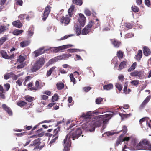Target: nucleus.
I'll use <instances>...</instances> for the list:
<instances>
[{
  "mask_svg": "<svg viewBox=\"0 0 151 151\" xmlns=\"http://www.w3.org/2000/svg\"><path fill=\"white\" fill-rule=\"evenodd\" d=\"M12 24L16 27L20 28L22 26L21 23L19 20L14 21L12 23Z\"/></svg>",
  "mask_w": 151,
  "mask_h": 151,
  "instance_id": "nucleus-17",
  "label": "nucleus"
},
{
  "mask_svg": "<svg viewBox=\"0 0 151 151\" xmlns=\"http://www.w3.org/2000/svg\"><path fill=\"white\" fill-rule=\"evenodd\" d=\"M70 18L68 15H66L65 17H63L60 19V22L62 23H64L66 24H68L69 23Z\"/></svg>",
  "mask_w": 151,
  "mask_h": 151,
  "instance_id": "nucleus-13",
  "label": "nucleus"
},
{
  "mask_svg": "<svg viewBox=\"0 0 151 151\" xmlns=\"http://www.w3.org/2000/svg\"><path fill=\"white\" fill-rule=\"evenodd\" d=\"M74 10V7L71 6L68 10V14L70 17H71L73 15V12Z\"/></svg>",
  "mask_w": 151,
  "mask_h": 151,
  "instance_id": "nucleus-26",
  "label": "nucleus"
},
{
  "mask_svg": "<svg viewBox=\"0 0 151 151\" xmlns=\"http://www.w3.org/2000/svg\"><path fill=\"white\" fill-rule=\"evenodd\" d=\"M58 61L57 59H56V57L50 59L47 63V64L49 65L53 63H54Z\"/></svg>",
  "mask_w": 151,
  "mask_h": 151,
  "instance_id": "nucleus-44",
  "label": "nucleus"
},
{
  "mask_svg": "<svg viewBox=\"0 0 151 151\" xmlns=\"http://www.w3.org/2000/svg\"><path fill=\"white\" fill-rule=\"evenodd\" d=\"M130 75L133 77H138V78H141L143 76V73L141 71L135 70L130 73Z\"/></svg>",
  "mask_w": 151,
  "mask_h": 151,
  "instance_id": "nucleus-10",
  "label": "nucleus"
},
{
  "mask_svg": "<svg viewBox=\"0 0 151 151\" xmlns=\"http://www.w3.org/2000/svg\"><path fill=\"white\" fill-rule=\"evenodd\" d=\"M58 99V96L57 94L54 95L52 98V101L53 102L56 101Z\"/></svg>",
  "mask_w": 151,
  "mask_h": 151,
  "instance_id": "nucleus-50",
  "label": "nucleus"
},
{
  "mask_svg": "<svg viewBox=\"0 0 151 151\" xmlns=\"http://www.w3.org/2000/svg\"><path fill=\"white\" fill-rule=\"evenodd\" d=\"M31 79V77L30 76H27L25 77V81L24 84V86H26V83L29 81Z\"/></svg>",
  "mask_w": 151,
  "mask_h": 151,
  "instance_id": "nucleus-60",
  "label": "nucleus"
},
{
  "mask_svg": "<svg viewBox=\"0 0 151 151\" xmlns=\"http://www.w3.org/2000/svg\"><path fill=\"white\" fill-rule=\"evenodd\" d=\"M142 50H139L138 51V53L136 55L135 58L138 60H140L142 57Z\"/></svg>",
  "mask_w": 151,
  "mask_h": 151,
  "instance_id": "nucleus-29",
  "label": "nucleus"
},
{
  "mask_svg": "<svg viewBox=\"0 0 151 151\" xmlns=\"http://www.w3.org/2000/svg\"><path fill=\"white\" fill-rule=\"evenodd\" d=\"M143 49V53L145 56H147L150 54V51L148 47H145Z\"/></svg>",
  "mask_w": 151,
  "mask_h": 151,
  "instance_id": "nucleus-20",
  "label": "nucleus"
},
{
  "mask_svg": "<svg viewBox=\"0 0 151 151\" xmlns=\"http://www.w3.org/2000/svg\"><path fill=\"white\" fill-rule=\"evenodd\" d=\"M73 3L79 6L81 5L82 4L81 0H73Z\"/></svg>",
  "mask_w": 151,
  "mask_h": 151,
  "instance_id": "nucleus-41",
  "label": "nucleus"
},
{
  "mask_svg": "<svg viewBox=\"0 0 151 151\" xmlns=\"http://www.w3.org/2000/svg\"><path fill=\"white\" fill-rule=\"evenodd\" d=\"M1 53L3 58L6 59H7L8 58V55H7L6 52L5 51H1Z\"/></svg>",
  "mask_w": 151,
  "mask_h": 151,
  "instance_id": "nucleus-35",
  "label": "nucleus"
},
{
  "mask_svg": "<svg viewBox=\"0 0 151 151\" xmlns=\"http://www.w3.org/2000/svg\"><path fill=\"white\" fill-rule=\"evenodd\" d=\"M137 65L136 62H134L131 65V67L128 69V72H131L132 71L134 70L135 68Z\"/></svg>",
  "mask_w": 151,
  "mask_h": 151,
  "instance_id": "nucleus-31",
  "label": "nucleus"
},
{
  "mask_svg": "<svg viewBox=\"0 0 151 151\" xmlns=\"http://www.w3.org/2000/svg\"><path fill=\"white\" fill-rule=\"evenodd\" d=\"M7 39V37H3L0 39V44L2 45Z\"/></svg>",
  "mask_w": 151,
  "mask_h": 151,
  "instance_id": "nucleus-43",
  "label": "nucleus"
},
{
  "mask_svg": "<svg viewBox=\"0 0 151 151\" xmlns=\"http://www.w3.org/2000/svg\"><path fill=\"white\" fill-rule=\"evenodd\" d=\"M139 81L138 80H134L131 81L130 83L132 86L137 85L139 83Z\"/></svg>",
  "mask_w": 151,
  "mask_h": 151,
  "instance_id": "nucleus-48",
  "label": "nucleus"
},
{
  "mask_svg": "<svg viewBox=\"0 0 151 151\" xmlns=\"http://www.w3.org/2000/svg\"><path fill=\"white\" fill-rule=\"evenodd\" d=\"M47 50L45 49L44 47L40 48L34 52V53L35 54V56L37 57L39 55L44 53L45 51Z\"/></svg>",
  "mask_w": 151,
  "mask_h": 151,
  "instance_id": "nucleus-11",
  "label": "nucleus"
},
{
  "mask_svg": "<svg viewBox=\"0 0 151 151\" xmlns=\"http://www.w3.org/2000/svg\"><path fill=\"white\" fill-rule=\"evenodd\" d=\"M84 13L87 16H89L91 14V11L87 8H86L84 10Z\"/></svg>",
  "mask_w": 151,
  "mask_h": 151,
  "instance_id": "nucleus-49",
  "label": "nucleus"
},
{
  "mask_svg": "<svg viewBox=\"0 0 151 151\" xmlns=\"http://www.w3.org/2000/svg\"><path fill=\"white\" fill-rule=\"evenodd\" d=\"M54 134L53 137V139L50 141V143L52 144L54 142L58 139V131L56 129H55L54 130Z\"/></svg>",
  "mask_w": 151,
  "mask_h": 151,
  "instance_id": "nucleus-15",
  "label": "nucleus"
},
{
  "mask_svg": "<svg viewBox=\"0 0 151 151\" xmlns=\"http://www.w3.org/2000/svg\"><path fill=\"white\" fill-rule=\"evenodd\" d=\"M116 88L118 89L119 91H121L122 88V84L119 83H117L115 84Z\"/></svg>",
  "mask_w": 151,
  "mask_h": 151,
  "instance_id": "nucleus-45",
  "label": "nucleus"
},
{
  "mask_svg": "<svg viewBox=\"0 0 151 151\" xmlns=\"http://www.w3.org/2000/svg\"><path fill=\"white\" fill-rule=\"evenodd\" d=\"M151 98V96H147L146 98L145 99L143 102L141 104V106L142 107L144 106L149 101Z\"/></svg>",
  "mask_w": 151,
  "mask_h": 151,
  "instance_id": "nucleus-28",
  "label": "nucleus"
},
{
  "mask_svg": "<svg viewBox=\"0 0 151 151\" xmlns=\"http://www.w3.org/2000/svg\"><path fill=\"white\" fill-rule=\"evenodd\" d=\"M113 85L111 83H109L107 85H104L103 88L106 90H109L113 88Z\"/></svg>",
  "mask_w": 151,
  "mask_h": 151,
  "instance_id": "nucleus-25",
  "label": "nucleus"
},
{
  "mask_svg": "<svg viewBox=\"0 0 151 151\" xmlns=\"http://www.w3.org/2000/svg\"><path fill=\"white\" fill-rule=\"evenodd\" d=\"M132 9L133 12H137L139 11V9L135 6H132Z\"/></svg>",
  "mask_w": 151,
  "mask_h": 151,
  "instance_id": "nucleus-55",
  "label": "nucleus"
},
{
  "mask_svg": "<svg viewBox=\"0 0 151 151\" xmlns=\"http://www.w3.org/2000/svg\"><path fill=\"white\" fill-rule=\"evenodd\" d=\"M72 97L70 96L68 98V101L69 103V104H68V106L70 107V106L73 104V103L72 102Z\"/></svg>",
  "mask_w": 151,
  "mask_h": 151,
  "instance_id": "nucleus-40",
  "label": "nucleus"
},
{
  "mask_svg": "<svg viewBox=\"0 0 151 151\" xmlns=\"http://www.w3.org/2000/svg\"><path fill=\"white\" fill-rule=\"evenodd\" d=\"M64 84L62 83H58L57 84V86L58 90H61L64 87Z\"/></svg>",
  "mask_w": 151,
  "mask_h": 151,
  "instance_id": "nucleus-47",
  "label": "nucleus"
},
{
  "mask_svg": "<svg viewBox=\"0 0 151 151\" xmlns=\"http://www.w3.org/2000/svg\"><path fill=\"white\" fill-rule=\"evenodd\" d=\"M136 150H151V144L146 139H141L135 147Z\"/></svg>",
  "mask_w": 151,
  "mask_h": 151,
  "instance_id": "nucleus-3",
  "label": "nucleus"
},
{
  "mask_svg": "<svg viewBox=\"0 0 151 151\" xmlns=\"http://www.w3.org/2000/svg\"><path fill=\"white\" fill-rule=\"evenodd\" d=\"M51 8V7L49 5H47L45 7L43 15L42 20L44 21H45L48 17Z\"/></svg>",
  "mask_w": 151,
  "mask_h": 151,
  "instance_id": "nucleus-8",
  "label": "nucleus"
},
{
  "mask_svg": "<svg viewBox=\"0 0 151 151\" xmlns=\"http://www.w3.org/2000/svg\"><path fill=\"white\" fill-rule=\"evenodd\" d=\"M96 112L88 111L86 113H82L80 116V118H82L83 121L86 122L82 126V128L86 131L92 132L95 130L96 127H99L103 123V129L101 130V133L103 132V130L106 127L105 125L113 115V112H110L108 114L105 115L96 116L91 120V116L93 114Z\"/></svg>",
  "mask_w": 151,
  "mask_h": 151,
  "instance_id": "nucleus-1",
  "label": "nucleus"
},
{
  "mask_svg": "<svg viewBox=\"0 0 151 151\" xmlns=\"http://www.w3.org/2000/svg\"><path fill=\"white\" fill-rule=\"evenodd\" d=\"M111 40L112 43L114 47H119L120 44V42L118 41L117 40L115 39Z\"/></svg>",
  "mask_w": 151,
  "mask_h": 151,
  "instance_id": "nucleus-18",
  "label": "nucleus"
},
{
  "mask_svg": "<svg viewBox=\"0 0 151 151\" xmlns=\"http://www.w3.org/2000/svg\"><path fill=\"white\" fill-rule=\"evenodd\" d=\"M102 100V98L100 97L98 98L96 100V103L97 104H100L101 103Z\"/></svg>",
  "mask_w": 151,
  "mask_h": 151,
  "instance_id": "nucleus-51",
  "label": "nucleus"
},
{
  "mask_svg": "<svg viewBox=\"0 0 151 151\" xmlns=\"http://www.w3.org/2000/svg\"><path fill=\"white\" fill-rule=\"evenodd\" d=\"M2 107L10 115H12V112L10 109L6 106V105L3 104L2 105Z\"/></svg>",
  "mask_w": 151,
  "mask_h": 151,
  "instance_id": "nucleus-19",
  "label": "nucleus"
},
{
  "mask_svg": "<svg viewBox=\"0 0 151 151\" xmlns=\"http://www.w3.org/2000/svg\"><path fill=\"white\" fill-rule=\"evenodd\" d=\"M119 115L122 119H124L129 117L132 115V114L130 113L129 114L120 113Z\"/></svg>",
  "mask_w": 151,
  "mask_h": 151,
  "instance_id": "nucleus-30",
  "label": "nucleus"
},
{
  "mask_svg": "<svg viewBox=\"0 0 151 151\" xmlns=\"http://www.w3.org/2000/svg\"><path fill=\"white\" fill-rule=\"evenodd\" d=\"M120 27L122 28L121 30L120 35H121L122 34V31H123L125 29V27L127 28L131 29L132 27V26L129 23H125L124 25H122L120 26Z\"/></svg>",
  "mask_w": 151,
  "mask_h": 151,
  "instance_id": "nucleus-16",
  "label": "nucleus"
},
{
  "mask_svg": "<svg viewBox=\"0 0 151 151\" xmlns=\"http://www.w3.org/2000/svg\"><path fill=\"white\" fill-rule=\"evenodd\" d=\"M139 123L141 125V127L143 129H146L145 126H148L149 128H147V131L151 132V120L146 117L143 118L139 120Z\"/></svg>",
  "mask_w": 151,
  "mask_h": 151,
  "instance_id": "nucleus-4",
  "label": "nucleus"
},
{
  "mask_svg": "<svg viewBox=\"0 0 151 151\" xmlns=\"http://www.w3.org/2000/svg\"><path fill=\"white\" fill-rule=\"evenodd\" d=\"M94 23L93 21L91 20L89 22L88 24L82 30L81 34L83 35H86L89 32H91V29Z\"/></svg>",
  "mask_w": 151,
  "mask_h": 151,
  "instance_id": "nucleus-6",
  "label": "nucleus"
},
{
  "mask_svg": "<svg viewBox=\"0 0 151 151\" xmlns=\"http://www.w3.org/2000/svg\"><path fill=\"white\" fill-rule=\"evenodd\" d=\"M23 81V79L21 78H19L18 80L16 82V83L18 84L19 86H20L22 85V82Z\"/></svg>",
  "mask_w": 151,
  "mask_h": 151,
  "instance_id": "nucleus-54",
  "label": "nucleus"
},
{
  "mask_svg": "<svg viewBox=\"0 0 151 151\" xmlns=\"http://www.w3.org/2000/svg\"><path fill=\"white\" fill-rule=\"evenodd\" d=\"M74 35V34H70L69 35H66L64 36L63 37H62L59 40H65L66 39H67L68 38L71 37L72 36H73Z\"/></svg>",
  "mask_w": 151,
  "mask_h": 151,
  "instance_id": "nucleus-42",
  "label": "nucleus"
},
{
  "mask_svg": "<svg viewBox=\"0 0 151 151\" xmlns=\"http://www.w3.org/2000/svg\"><path fill=\"white\" fill-rule=\"evenodd\" d=\"M81 129L78 128L77 129L72 130L68 134L63 141L64 148L63 151H69L71 144L70 138H72L73 140L76 139L81 135Z\"/></svg>",
  "mask_w": 151,
  "mask_h": 151,
  "instance_id": "nucleus-2",
  "label": "nucleus"
},
{
  "mask_svg": "<svg viewBox=\"0 0 151 151\" xmlns=\"http://www.w3.org/2000/svg\"><path fill=\"white\" fill-rule=\"evenodd\" d=\"M30 43V42L29 40H24L21 42L20 45L21 47H23L29 45Z\"/></svg>",
  "mask_w": 151,
  "mask_h": 151,
  "instance_id": "nucleus-23",
  "label": "nucleus"
},
{
  "mask_svg": "<svg viewBox=\"0 0 151 151\" xmlns=\"http://www.w3.org/2000/svg\"><path fill=\"white\" fill-rule=\"evenodd\" d=\"M117 56L119 58H121L123 57V53L121 51H119L117 53Z\"/></svg>",
  "mask_w": 151,
  "mask_h": 151,
  "instance_id": "nucleus-53",
  "label": "nucleus"
},
{
  "mask_svg": "<svg viewBox=\"0 0 151 151\" xmlns=\"http://www.w3.org/2000/svg\"><path fill=\"white\" fill-rule=\"evenodd\" d=\"M20 63V64L18 65L17 67V68L18 69H20L23 68L25 65V64L24 63Z\"/></svg>",
  "mask_w": 151,
  "mask_h": 151,
  "instance_id": "nucleus-61",
  "label": "nucleus"
},
{
  "mask_svg": "<svg viewBox=\"0 0 151 151\" xmlns=\"http://www.w3.org/2000/svg\"><path fill=\"white\" fill-rule=\"evenodd\" d=\"M83 89L84 91L87 92L91 89V87L89 86L85 87H84Z\"/></svg>",
  "mask_w": 151,
  "mask_h": 151,
  "instance_id": "nucleus-64",
  "label": "nucleus"
},
{
  "mask_svg": "<svg viewBox=\"0 0 151 151\" xmlns=\"http://www.w3.org/2000/svg\"><path fill=\"white\" fill-rule=\"evenodd\" d=\"M4 88L6 91L9 89L10 87V85L9 83H6L4 84Z\"/></svg>",
  "mask_w": 151,
  "mask_h": 151,
  "instance_id": "nucleus-62",
  "label": "nucleus"
},
{
  "mask_svg": "<svg viewBox=\"0 0 151 151\" xmlns=\"http://www.w3.org/2000/svg\"><path fill=\"white\" fill-rule=\"evenodd\" d=\"M151 98V96H147L146 98L145 99L143 102L141 104V106L142 107L144 106L149 101Z\"/></svg>",
  "mask_w": 151,
  "mask_h": 151,
  "instance_id": "nucleus-27",
  "label": "nucleus"
},
{
  "mask_svg": "<svg viewBox=\"0 0 151 151\" xmlns=\"http://www.w3.org/2000/svg\"><path fill=\"white\" fill-rule=\"evenodd\" d=\"M126 65V62L125 61L122 62L119 65V70H121L122 69L124 68Z\"/></svg>",
  "mask_w": 151,
  "mask_h": 151,
  "instance_id": "nucleus-39",
  "label": "nucleus"
},
{
  "mask_svg": "<svg viewBox=\"0 0 151 151\" xmlns=\"http://www.w3.org/2000/svg\"><path fill=\"white\" fill-rule=\"evenodd\" d=\"M117 58L116 57L114 58L112 60L111 63H113L115 65V66L117 64Z\"/></svg>",
  "mask_w": 151,
  "mask_h": 151,
  "instance_id": "nucleus-63",
  "label": "nucleus"
},
{
  "mask_svg": "<svg viewBox=\"0 0 151 151\" xmlns=\"http://www.w3.org/2000/svg\"><path fill=\"white\" fill-rule=\"evenodd\" d=\"M12 74L13 73L12 72L7 73L5 74L4 76V78L6 80L9 79L11 77V76Z\"/></svg>",
  "mask_w": 151,
  "mask_h": 151,
  "instance_id": "nucleus-33",
  "label": "nucleus"
},
{
  "mask_svg": "<svg viewBox=\"0 0 151 151\" xmlns=\"http://www.w3.org/2000/svg\"><path fill=\"white\" fill-rule=\"evenodd\" d=\"M23 31L22 30H19L16 29L13 32V34L15 35H18L23 32Z\"/></svg>",
  "mask_w": 151,
  "mask_h": 151,
  "instance_id": "nucleus-34",
  "label": "nucleus"
},
{
  "mask_svg": "<svg viewBox=\"0 0 151 151\" xmlns=\"http://www.w3.org/2000/svg\"><path fill=\"white\" fill-rule=\"evenodd\" d=\"M47 50H50L51 52L54 53H56L59 52L57 47L52 48L50 47Z\"/></svg>",
  "mask_w": 151,
  "mask_h": 151,
  "instance_id": "nucleus-38",
  "label": "nucleus"
},
{
  "mask_svg": "<svg viewBox=\"0 0 151 151\" xmlns=\"http://www.w3.org/2000/svg\"><path fill=\"white\" fill-rule=\"evenodd\" d=\"M74 30H75L76 33L77 35H80L81 32V29L79 26L75 24L74 25Z\"/></svg>",
  "mask_w": 151,
  "mask_h": 151,
  "instance_id": "nucleus-24",
  "label": "nucleus"
},
{
  "mask_svg": "<svg viewBox=\"0 0 151 151\" xmlns=\"http://www.w3.org/2000/svg\"><path fill=\"white\" fill-rule=\"evenodd\" d=\"M6 27L4 26H2L0 27V34L4 32L6 30Z\"/></svg>",
  "mask_w": 151,
  "mask_h": 151,
  "instance_id": "nucleus-56",
  "label": "nucleus"
},
{
  "mask_svg": "<svg viewBox=\"0 0 151 151\" xmlns=\"http://www.w3.org/2000/svg\"><path fill=\"white\" fill-rule=\"evenodd\" d=\"M25 60V58L24 56L20 55L19 56V58L17 60V62L19 63H23V62Z\"/></svg>",
  "mask_w": 151,
  "mask_h": 151,
  "instance_id": "nucleus-32",
  "label": "nucleus"
},
{
  "mask_svg": "<svg viewBox=\"0 0 151 151\" xmlns=\"http://www.w3.org/2000/svg\"><path fill=\"white\" fill-rule=\"evenodd\" d=\"M64 60L67 59L68 58L71 56V55L69 54H63Z\"/></svg>",
  "mask_w": 151,
  "mask_h": 151,
  "instance_id": "nucleus-57",
  "label": "nucleus"
},
{
  "mask_svg": "<svg viewBox=\"0 0 151 151\" xmlns=\"http://www.w3.org/2000/svg\"><path fill=\"white\" fill-rule=\"evenodd\" d=\"M79 17L78 18V20L81 26L83 27L85 25L86 23V17L84 15L81 13L79 14Z\"/></svg>",
  "mask_w": 151,
  "mask_h": 151,
  "instance_id": "nucleus-9",
  "label": "nucleus"
},
{
  "mask_svg": "<svg viewBox=\"0 0 151 151\" xmlns=\"http://www.w3.org/2000/svg\"><path fill=\"white\" fill-rule=\"evenodd\" d=\"M44 59L43 58L37 60L31 68L32 71V72L36 71L44 65Z\"/></svg>",
  "mask_w": 151,
  "mask_h": 151,
  "instance_id": "nucleus-5",
  "label": "nucleus"
},
{
  "mask_svg": "<svg viewBox=\"0 0 151 151\" xmlns=\"http://www.w3.org/2000/svg\"><path fill=\"white\" fill-rule=\"evenodd\" d=\"M79 50L78 49H69L67 50V51L70 53H73L76 52V50Z\"/></svg>",
  "mask_w": 151,
  "mask_h": 151,
  "instance_id": "nucleus-59",
  "label": "nucleus"
},
{
  "mask_svg": "<svg viewBox=\"0 0 151 151\" xmlns=\"http://www.w3.org/2000/svg\"><path fill=\"white\" fill-rule=\"evenodd\" d=\"M26 104V103L23 101H20L17 103V104L20 107H22L25 105Z\"/></svg>",
  "mask_w": 151,
  "mask_h": 151,
  "instance_id": "nucleus-52",
  "label": "nucleus"
},
{
  "mask_svg": "<svg viewBox=\"0 0 151 151\" xmlns=\"http://www.w3.org/2000/svg\"><path fill=\"white\" fill-rule=\"evenodd\" d=\"M73 46V45L71 44H68L62 46L58 47V48L59 52H61L63 51L64 50L67 48L71 47Z\"/></svg>",
  "mask_w": 151,
  "mask_h": 151,
  "instance_id": "nucleus-12",
  "label": "nucleus"
},
{
  "mask_svg": "<svg viewBox=\"0 0 151 151\" xmlns=\"http://www.w3.org/2000/svg\"><path fill=\"white\" fill-rule=\"evenodd\" d=\"M116 132H105V133H104V134H102V137H105L106 135L107 136H109L110 135H114V134H116Z\"/></svg>",
  "mask_w": 151,
  "mask_h": 151,
  "instance_id": "nucleus-37",
  "label": "nucleus"
},
{
  "mask_svg": "<svg viewBox=\"0 0 151 151\" xmlns=\"http://www.w3.org/2000/svg\"><path fill=\"white\" fill-rule=\"evenodd\" d=\"M134 36V35L132 33H129L126 34L125 36V38H130Z\"/></svg>",
  "mask_w": 151,
  "mask_h": 151,
  "instance_id": "nucleus-58",
  "label": "nucleus"
},
{
  "mask_svg": "<svg viewBox=\"0 0 151 151\" xmlns=\"http://www.w3.org/2000/svg\"><path fill=\"white\" fill-rule=\"evenodd\" d=\"M130 141H131L132 143L134 146V147L136 145V144L138 140L136 137L133 135L130 136Z\"/></svg>",
  "mask_w": 151,
  "mask_h": 151,
  "instance_id": "nucleus-21",
  "label": "nucleus"
},
{
  "mask_svg": "<svg viewBox=\"0 0 151 151\" xmlns=\"http://www.w3.org/2000/svg\"><path fill=\"white\" fill-rule=\"evenodd\" d=\"M56 68V67L53 66L47 72V75L48 76H50L52 72Z\"/></svg>",
  "mask_w": 151,
  "mask_h": 151,
  "instance_id": "nucleus-36",
  "label": "nucleus"
},
{
  "mask_svg": "<svg viewBox=\"0 0 151 151\" xmlns=\"http://www.w3.org/2000/svg\"><path fill=\"white\" fill-rule=\"evenodd\" d=\"M34 33V28L32 26L29 28L28 30L26 32L27 36L28 37H31Z\"/></svg>",
  "mask_w": 151,
  "mask_h": 151,
  "instance_id": "nucleus-14",
  "label": "nucleus"
},
{
  "mask_svg": "<svg viewBox=\"0 0 151 151\" xmlns=\"http://www.w3.org/2000/svg\"><path fill=\"white\" fill-rule=\"evenodd\" d=\"M70 81L73 82V84L76 83V79L74 77L72 73H71L70 75Z\"/></svg>",
  "mask_w": 151,
  "mask_h": 151,
  "instance_id": "nucleus-46",
  "label": "nucleus"
},
{
  "mask_svg": "<svg viewBox=\"0 0 151 151\" xmlns=\"http://www.w3.org/2000/svg\"><path fill=\"white\" fill-rule=\"evenodd\" d=\"M124 134H121L119 137L116 141V143L115 145V147L118 146L119 144H121L123 142V138Z\"/></svg>",
  "mask_w": 151,
  "mask_h": 151,
  "instance_id": "nucleus-22",
  "label": "nucleus"
},
{
  "mask_svg": "<svg viewBox=\"0 0 151 151\" xmlns=\"http://www.w3.org/2000/svg\"><path fill=\"white\" fill-rule=\"evenodd\" d=\"M40 140L41 139L39 138L35 139L32 142V143L31 144L29 145V146H35V147L34 148V150L38 149H41L44 146H39V145H40L41 143Z\"/></svg>",
  "mask_w": 151,
  "mask_h": 151,
  "instance_id": "nucleus-7",
  "label": "nucleus"
}]
</instances>
